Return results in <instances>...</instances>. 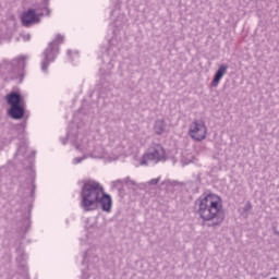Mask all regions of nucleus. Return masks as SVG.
Listing matches in <instances>:
<instances>
[{"mask_svg": "<svg viewBox=\"0 0 279 279\" xmlns=\"http://www.w3.org/2000/svg\"><path fill=\"white\" fill-rule=\"evenodd\" d=\"M221 198L215 194L201 196L195 202V210L203 221H211L209 226L214 228L223 223V214L221 213Z\"/></svg>", "mask_w": 279, "mask_h": 279, "instance_id": "f257e3e1", "label": "nucleus"}, {"mask_svg": "<svg viewBox=\"0 0 279 279\" xmlns=\"http://www.w3.org/2000/svg\"><path fill=\"white\" fill-rule=\"evenodd\" d=\"M101 195H104V186L99 182L93 180L84 181L81 189V208L85 213L97 210Z\"/></svg>", "mask_w": 279, "mask_h": 279, "instance_id": "f03ea898", "label": "nucleus"}, {"mask_svg": "<svg viewBox=\"0 0 279 279\" xmlns=\"http://www.w3.org/2000/svg\"><path fill=\"white\" fill-rule=\"evenodd\" d=\"M27 60H29L27 56H20L12 61L3 60L0 63V73L8 75L10 80H19L21 83L23 82V77H25Z\"/></svg>", "mask_w": 279, "mask_h": 279, "instance_id": "7ed1b4c3", "label": "nucleus"}, {"mask_svg": "<svg viewBox=\"0 0 279 279\" xmlns=\"http://www.w3.org/2000/svg\"><path fill=\"white\" fill-rule=\"evenodd\" d=\"M64 43V36L57 35L56 39L48 45V48L44 51V59L41 61V71L47 73V69H49V63L56 60V56H58V45Z\"/></svg>", "mask_w": 279, "mask_h": 279, "instance_id": "20e7f679", "label": "nucleus"}, {"mask_svg": "<svg viewBox=\"0 0 279 279\" xmlns=\"http://www.w3.org/2000/svg\"><path fill=\"white\" fill-rule=\"evenodd\" d=\"M167 160V153L165 147L160 144H153L146 154H144L141 165H148V162H165Z\"/></svg>", "mask_w": 279, "mask_h": 279, "instance_id": "39448f33", "label": "nucleus"}, {"mask_svg": "<svg viewBox=\"0 0 279 279\" xmlns=\"http://www.w3.org/2000/svg\"><path fill=\"white\" fill-rule=\"evenodd\" d=\"M189 134L193 141H204V138H206V134H208L206 123L202 120L192 122L189 129Z\"/></svg>", "mask_w": 279, "mask_h": 279, "instance_id": "423d86ee", "label": "nucleus"}, {"mask_svg": "<svg viewBox=\"0 0 279 279\" xmlns=\"http://www.w3.org/2000/svg\"><path fill=\"white\" fill-rule=\"evenodd\" d=\"M40 16H45V13H37L36 10L28 9L22 14V23L25 27L36 25V23H40Z\"/></svg>", "mask_w": 279, "mask_h": 279, "instance_id": "0eeeda50", "label": "nucleus"}, {"mask_svg": "<svg viewBox=\"0 0 279 279\" xmlns=\"http://www.w3.org/2000/svg\"><path fill=\"white\" fill-rule=\"evenodd\" d=\"M88 141L85 138L83 140V144H76V149H80V151H86L87 156L89 158H102L104 157V150L101 147H98L96 150L90 149V144L85 145L84 143H87Z\"/></svg>", "mask_w": 279, "mask_h": 279, "instance_id": "6e6552de", "label": "nucleus"}, {"mask_svg": "<svg viewBox=\"0 0 279 279\" xmlns=\"http://www.w3.org/2000/svg\"><path fill=\"white\" fill-rule=\"evenodd\" d=\"M7 104H9V106H11L12 108L14 106H23L25 104V100L23 99L21 94L12 92L7 95Z\"/></svg>", "mask_w": 279, "mask_h": 279, "instance_id": "1a4fd4ad", "label": "nucleus"}, {"mask_svg": "<svg viewBox=\"0 0 279 279\" xmlns=\"http://www.w3.org/2000/svg\"><path fill=\"white\" fill-rule=\"evenodd\" d=\"M98 206L101 207L104 213H110V210H112V198L110 197V195L104 193V190L102 195L98 201Z\"/></svg>", "mask_w": 279, "mask_h": 279, "instance_id": "9d476101", "label": "nucleus"}, {"mask_svg": "<svg viewBox=\"0 0 279 279\" xmlns=\"http://www.w3.org/2000/svg\"><path fill=\"white\" fill-rule=\"evenodd\" d=\"M9 117L15 120L23 119L25 117V104L11 107L9 109Z\"/></svg>", "mask_w": 279, "mask_h": 279, "instance_id": "9b49d317", "label": "nucleus"}, {"mask_svg": "<svg viewBox=\"0 0 279 279\" xmlns=\"http://www.w3.org/2000/svg\"><path fill=\"white\" fill-rule=\"evenodd\" d=\"M227 73H228V64L220 65L219 69L216 71V74L211 82V86H214V88H217V86H219V83L221 82L223 75H226Z\"/></svg>", "mask_w": 279, "mask_h": 279, "instance_id": "f8f14e48", "label": "nucleus"}, {"mask_svg": "<svg viewBox=\"0 0 279 279\" xmlns=\"http://www.w3.org/2000/svg\"><path fill=\"white\" fill-rule=\"evenodd\" d=\"M84 263H90L92 265H96V263H99V257H97V255H95V253H93V250L87 251L83 255V264Z\"/></svg>", "mask_w": 279, "mask_h": 279, "instance_id": "ddd939ff", "label": "nucleus"}, {"mask_svg": "<svg viewBox=\"0 0 279 279\" xmlns=\"http://www.w3.org/2000/svg\"><path fill=\"white\" fill-rule=\"evenodd\" d=\"M15 158L17 160H23L27 158V143L23 142L22 145L19 146L17 151L15 153Z\"/></svg>", "mask_w": 279, "mask_h": 279, "instance_id": "4468645a", "label": "nucleus"}, {"mask_svg": "<svg viewBox=\"0 0 279 279\" xmlns=\"http://www.w3.org/2000/svg\"><path fill=\"white\" fill-rule=\"evenodd\" d=\"M154 130L155 133L158 134V136L165 134V132L167 131V123L165 122V120H157L155 122Z\"/></svg>", "mask_w": 279, "mask_h": 279, "instance_id": "2eb2a0df", "label": "nucleus"}, {"mask_svg": "<svg viewBox=\"0 0 279 279\" xmlns=\"http://www.w3.org/2000/svg\"><path fill=\"white\" fill-rule=\"evenodd\" d=\"M86 158L88 157L87 156L76 157L73 159V165H80V162H82L83 160H86Z\"/></svg>", "mask_w": 279, "mask_h": 279, "instance_id": "dca6fc26", "label": "nucleus"}, {"mask_svg": "<svg viewBox=\"0 0 279 279\" xmlns=\"http://www.w3.org/2000/svg\"><path fill=\"white\" fill-rule=\"evenodd\" d=\"M158 182H160V178H157V179H151L148 184L153 185V186H156V184H158Z\"/></svg>", "mask_w": 279, "mask_h": 279, "instance_id": "f3484780", "label": "nucleus"}, {"mask_svg": "<svg viewBox=\"0 0 279 279\" xmlns=\"http://www.w3.org/2000/svg\"><path fill=\"white\" fill-rule=\"evenodd\" d=\"M31 186L28 189V194L32 195V193H34V189H35V185H34V181H31Z\"/></svg>", "mask_w": 279, "mask_h": 279, "instance_id": "a211bd4d", "label": "nucleus"}, {"mask_svg": "<svg viewBox=\"0 0 279 279\" xmlns=\"http://www.w3.org/2000/svg\"><path fill=\"white\" fill-rule=\"evenodd\" d=\"M252 208V204L251 203H246L244 210H250Z\"/></svg>", "mask_w": 279, "mask_h": 279, "instance_id": "6ab92c4d", "label": "nucleus"}, {"mask_svg": "<svg viewBox=\"0 0 279 279\" xmlns=\"http://www.w3.org/2000/svg\"><path fill=\"white\" fill-rule=\"evenodd\" d=\"M46 12H47V16L51 14V11L49 9H46Z\"/></svg>", "mask_w": 279, "mask_h": 279, "instance_id": "aec40b11", "label": "nucleus"}, {"mask_svg": "<svg viewBox=\"0 0 279 279\" xmlns=\"http://www.w3.org/2000/svg\"><path fill=\"white\" fill-rule=\"evenodd\" d=\"M129 184H136L134 181H132V180H129Z\"/></svg>", "mask_w": 279, "mask_h": 279, "instance_id": "412c9836", "label": "nucleus"}, {"mask_svg": "<svg viewBox=\"0 0 279 279\" xmlns=\"http://www.w3.org/2000/svg\"><path fill=\"white\" fill-rule=\"evenodd\" d=\"M83 279H86V271H83Z\"/></svg>", "mask_w": 279, "mask_h": 279, "instance_id": "4be33fe9", "label": "nucleus"}, {"mask_svg": "<svg viewBox=\"0 0 279 279\" xmlns=\"http://www.w3.org/2000/svg\"><path fill=\"white\" fill-rule=\"evenodd\" d=\"M111 51H112V47H110V48L108 49V53L110 54Z\"/></svg>", "mask_w": 279, "mask_h": 279, "instance_id": "5701e85b", "label": "nucleus"}, {"mask_svg": "<svg viewBox=\"0 0 279 279\" xmlns=\"http://www.w3.org/2000/svg\"><path fill=\"white\" fill-rule=\"evenodd\" d=\"M62 144H63V145H66V141H63Z\"/></svg>", "mask_w": 279, "mask_h": 279, "instance_id": "b1692460", "label": "nucleus"}, {"mask_svg": "<svg viewBox=\"0 0 279 279\" xmlns=\"http://www.w3.org/2000/svg\"><path fill=\"white\" fill-rule=\"evenodd\" d=\"M113 184H119V181H117V182H113Z\"/></svg>", "mask_w": 279, "mask_h": 279, "instance_id": "393cba45", "label": "nucleus"}]
</instances>
